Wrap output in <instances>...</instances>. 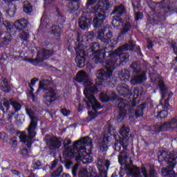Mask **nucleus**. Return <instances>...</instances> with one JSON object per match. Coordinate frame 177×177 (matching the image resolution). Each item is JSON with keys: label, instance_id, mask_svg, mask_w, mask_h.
Instances as JSON below:
<instances>
[{"label": "nucleus", "instance_id": "obj_1", "mask_svg": "<svg viewBox=\"0 0 177 177\" xmlns=\"http://www.w3.org/2000/svg\"><path fill=\"white\" fill-rule=\"evenodd\" d=\"M97 39L102 42L104 46V50H99V44L94 42L90 44L88 52H91V59L93 62L97 64L98 63H103L106 57V53L112 52L113 48V32L110 31L109 28L100 29L97 34Z\"/></svg>", "mask_w": 177, "mask_h": 177}, {"label": "nucleus", "instance_id": "obj_2", "mask_svg": "<svg viewBox=\"0 0 177 177\" xmlns=\"http://www.w3.org/2000/svg\"><path fill=\"white\" fill-rule=\"evenodd\" d=\"M64 150L62 154L65 160H73L75 157V154H78V156L76 158V160H81L82 156H86V148L85 147H78L80 145H86V146H92V139L89 136H86L84 138H82L79 141L75 142L73 145H71V140L65 139L63 142Z\"/></svg>", "mask_w": 177, "mask_h": 177}, {"label": "nucleus", "instance_id": "obj_3", "mask_svg": "<svg viewBox=\"0 0 177 177\" xmlns=\"http://www.w3.org/2000/svg\"><path fill=\"white\" fill-rule=\"evenodd\" d=\"M53 85V84L52 82L48 80H44L39 82V88L37 91V93L40 91L45 92L43 97V101L46 106H50L52 103L56 100V96H57L56 88L52 87Z\"/></svg>", "mask_w": 177, "mask_h": 177}, {"label": "nucleus", "instance_id": "obj_4", "mask_svg": "<svg viewBox=\"0 0 177 177\" xmlns=\"http://www.w3.org/2000/svg\"><path fill=\"white\" fill-rule=\"evenodd\" d=\"M130 70L133 74L131 76L130 84L131 85H138L147 81V77H146V71L142 73V67L140 66V62H134L130 65ZM142 73V74H140ZM139 74V75H138Z\"/></svg>", "mask_w": 177, "mask_h": 177}, {"label": "nucleus", "instance_id": "obj_5", "mask_svg": "<svg viewBox=\"0 0 177 177\" xmlns=\"http://www.w3.org/2000/svg\"><path fill=\"white\" fill-rule=\"evenodd\" d=\"M124 52L125 50L121 47H119L113 53H109L108 59L111 61V63L113 64L115 67V66H118V64L123 63L124 62L127 63V62L129 61V54Z\"/></svg>", "mask_w": 177, "mask_h": 177}, {"label": "nucleus", "instance_id": "obj_6", "mask_svg": "<svg viewBox=\"0 0 177 177\" xmlns=\"http://www.w3.org/2000/svg\"><path fill=\"white\" fill-rule=\"evenodd\" d=\"M114 64L111 63V61L107 59L105 65V68L100 69L97 72V82H104V81H109L113 75V71H114Z\"/></svg>", "mask_w": 177, "mask_h": 177}, {"label": "nucleus", "instance_id": "obj_7", "mask_svg": "<svg viewBox=\"0 0 177 177\" xmlns=\"http://www.w3.org/2000/svg\"><path fill=\"white\" fill-rule=\"evenodd\" d=\"M95 93V92L91 91L88 89H84V95L86 98L84 99V101L86 102L87 109H91V107H92V109L95 113H97V110H100L102 106L97 102L96 97H95V95H93Z\"/></svg>", "mask_w": 177, "mask_h": 177}, {"label": "nucleus", "instance_id": "obj_8", "mask_svg": "<svg viewBox=\"0 0 177 177\" xmlns=\"http://www.w3.org/2000/svg\"><path fill=\"white\" fill-rule=\"evenodd\" d=\"M76 81L77 82H82L84 86L86 87L84 89L90 91V92H97V88H96L93 83L88 80V75L84 71H80L77 73Z\"/></svg>", "mask_w": 177, "mask_h": 177}, {"label": "nucleus", "instance_id": "obj_9", "mask_svg": "<svg viewBox=\"0 0 177 177\" xmlns=\"http://www.w3.org/2000/svg\"><path fill=\"white\" fill-rule=\"evenodd\" d=\"M54 53L55 52L53 50L43 48L38 51L37 56L35 59L26 57L25 60H26V62H29V63H31V64H33V66H37L38 63L44 62L45 59H48V57H50V56H52Z\"/></svg>", "mask_w": 177, "mask_h": 177}, {"label": "nucleus", "instance_id": "obj_10", "mask_svg": "<svg viewBox=\"0 0 177 177\" xmlns=\"http://www.w3.org/2000/svg\"><path fill=\"white\" fill-rule=\"evenodd\" d=\"M26 111L30 118V123L27 128L28 133H35L37 125L38 124V118L34 115L35 113L32 109L26 108Z\"/></svg>", "mask_w": 177, "mask_h": 177}, {"label": "nucleus", "instance_id": "obj_11", "mask_svg": "<svg viewBox=\"0 0 177 177\" xmlns=\"http://www.w3.org/2000/svg\"><path fill=\"white\" fill-rule=\"evenodd\" d=\"M110 2H109V0H100L99 4H96L94 7L91 9L92 13H97V15H99L100 13H106V10H109L110 9Z\"/></svg>", "mask_w": 177, "mask_h": 177}, {"label": "nucleus", "instance_id": "obj_12", "mask_svg": "<svg viewBox=\"0 0 177 177\" xmlns=\"http://www.w3.org/2000/svg\"><path fill=\"white\" fill-rule=\"evenodd\" d=\"M77 56L75 58V62L77 65L80 68H84L85 67V51L84 50L77 49L76 50Z\"/></svg>", "mask_w": 177, "mask_h": 177}, {"label": "nucleus", "instance_id": "obj_13", "mask_svg": "<svg viewBox=\"0 0 177 177\" xmlns=\"http://www.w3.org/2000/svg\"><path fill=\"white\" fill-rule=\"evenodd\" d=\"M37 133H29V136H27L26 134H23L20 136V140L22 143H26V145L28 149L32 146V143L35 142V136Z\"/></svg>", "mask_w": 177, "mask_h": 177}, {"label": "nucleus", "instance_id": "obj_14", "mask_svg": "<svg viewBox=\"0 0 177 177\" xmlns=\"http://www.w3.org/2000/svg\"><path fill=\"white\" fill-rule=\"evenodd\" d=\"M104 20H106V15L104 14H96L95 15L94 19L93 20V25L94 28H99V27H102L104 24Z\"/></svg>", "mask_w": 177, "mask_h": 177}, {"label": "nucleus", "instance_id": "obj_15", "mask_svg": "<svg viewBox=\"0 0 177 177\" xmlns=\"http://www.w3.org/2000/svg\"><path fill=\"white\" fill-rule=\"evenodd\" d=\"M117 91L120 96H131L132 93L129 90V86L125 84H120L117 87Z\"/></svg>", "mask_w": 177, "mask_h": 177}, {"label": "nucleus", "instance_id": "obj_16", "mask_svg": "<svg viewBox=\"0 0 177 177\" xmlns=\"http://www.w3.org/2000/svg\"><path fill=\"white\" fill-rule=\"evenodd\" d=\"M27 26H28V21L26 20L24 18L18 19L14 23V26L18 31H23Z\"/></svg>", "mask_w": 177, "mask_h": 177}, {"label": "nucleus", "instance_id": "obj_17", "mask_svg": "<svg viewBox=\"0 0 177 177\" xmlns=\"http://www.w3.org/2000/svg\"><path fill=\"white\" fill-rule=\"evenodd\" d=\"M122 137L119 138V140H118V142L121 145L122 149L124 150H127L128 149V146H129V134H124L120 133Z\"/></svg>", "mask_w": 177, "mask_h": 177}, {"label": "nucleus", "instance_id": "obj_18", "mask_svg": "<svg viewBox=\"0 0 177 177\" xmlns=\"http://www.w3.org/2000/svg\"><path fill=\"white\" fill-rule=\"evenodd\" d=\"M0 87L2 91H3L6 93H9L10 91H12V87L10 84H9V82L8 79L6 77H1L0 80Z\"/></svg>", "mask_w": 177, "mask_h": 177}, {"label": "nucleus", "instance_id": "obj_19", "mask_svg": "<svg viewBox=\"0 0 177 177\" xmlns=\"http://www.w3.org/2000/svg\"><path fill=\"white\" fill-rule=\"evenodd\" d=\"M90 24L91 19L86 18V17L82 16L81 18H80L79 26L82 30H88Z\"/></svg>", "mask_w": 177, "mask_h": 177}, {"label": "nucleus", "instance_id": "obj_20", "mask_svg": "<svg viewBox=\"0 0 177 177\" xmlns=\"http://www.w3.org/2000/svg\"><path fill=\"white\" fill-rule=\"evenodd\" d=\"M125 12V7H124L122 5H120L115 6L111 15H116V16H114V17H121V16H122Z\"/></svg>", "mask_w": 177, "mask_h": 177}, {"label": "nucleus", "instance_id": "obj_21", "mask_svg": "<svg viewBox=\"0 0 177 177\" xmlns=\"http://www.w3.org/2000/svg\"><path fill=\"white\" fill-rule=\"evenodd\" d=\"M118 162L120 165H124V164H127L128 162V158L129 156H128V152L127 151H122L120 152L119 156H118Z\"/></svg>", "mask_w": 177, "mask_h": 177}, {"label": "nucleus", "instance_id": "obj_22", "mask_svg": "<svg viewBox=\"0 0 177 177\" xmlns=\"http://www.w3.org/2000/svg\"><path fill=\"white\" fill-rule=\"evenodd\" d=\"M61 146L62 142H60L57 138L50 139L49 140L48 149L50 150H57V149H60Z\"/></svg>", "mask_w": 177, "mask_h": 177}, {"label": "nucleus", "instance_id": "obj_23", "mask_svg": "<svg viewBox=\"0 0 177 177\" xmlns=\"http://www.w3.org/2000/svg\"><path fill=\"white\" fill-rule=\"evenodd\" d=\"M176 158H177L176 154L170 153V154H167L164 158V160L167 164H169L168 165H174V168H175V167H176Z\"/></svg>", "mask_w": 177, "mask_h": 177}, {"label": "nucleus", "instance_id": "obj_24", "mask_svg": "<svg viewBox=\"0 0 177 177\" xmlns=\"http://www.w3.org/2000/svg\"><path fill=\"white\" fill-rule=\"evenodd\" d=\"M158 85L160 88V92L162 93L161 97L162 99H165V94L167 93V86L164 83V80L161 78L157 79Z\"/></svg>", "mask_w": 177, "mask_h": 177}, {"label": "nucleus", "instance_id": "obj_25", "mask_svg": "<svg viewBox=\"0 0 177 177\" xmlns=\"http://www.w3.org/2000/svg\"><path fill=\"white\" fill-rule=\"evenodd\" d=\"M141 172L144 177H156V169H153V167H150L149 173L147 172V169L145 167H141Z\"/></svg>", "mask_w": 177, "mask_h": 177}, {"label": "nucleus", "instance_id": "obj_26", "mask_svg": "<svg viewBox=\"0 0 177 177\" xmlns=\"http://www.w3.org/2000/svg\"><path fill=\"white\" fill-rule=\"evenodd\" d=\"M169 129H172L171 126V122H165L162 125H157L155 127V132H161V131H168Z\"/></svg>", "mask_w": 177, "mask_h": 177}, {"label": "nucleus", "instance_id": "obj_27", "mask_svg": "<svg viewBox=\"0 0 177 177\" xmlns=\"http://www.w3.org/2000/svg\"><path fill=\"white\" fill-rule=\"evenodd\" d=\"M131 168L132 169H129L130 175H131L133 177H142V174L140 173V167L133 165Z\"/></svg>", "mask_w": 177, "mask_h": 177}, {"label": "nucleus", "instance_id": "obj_28", "mask_svg": "<svg viewBox=\"0 0 177 177\" xmlns=\"http://www.w3.org/2000/svg\"><path fill=\"white\" fill-rule=\"evenodd\" d=\"M129 77H131V74L129 73V71L127 69L122 70L119 73V78L121 81H128Z\"/></svg>", "mask_w": 177, "mask_h": 177}, {"label": "nucleus", "instance_id": "obj_29", "mask_svg": "<svg viewBox=\"0 0 177 177\" xmlns=\"http://www.w3.org/2000/svg\"><path fill=\"white\" fill-rule=\"evenodd\" d=\"M123 23L124 19H122L121 17H113V19L112 20V25L115 28H120L121 26H122Z\"/></svg>", "mask_w": 177, "mask_h": 177}, {"label": "nucleus", "instance_id": "obj_30", "mask_svg": "<svg viewBox=\"0 0 177 177\" xmlns=\"http://www.w3.org/2000/svg\"><path fill=\"white\" fill-rule=\"evenodd\" d=\"M10 102H12V99L8 100L6 98H3L1 100L0 108L2 110V111L5 112V108L4 107H6V111H8V110H9V107H10ZM2 106H4V107Z\"/></svg>", "mask_w": 177, "mask_h": 177}, {"label": "nucleus", "instance_id": "obj_31", "mask_svg": "<svg viewBox=\"0 0 177 177\" xmlns=\"http://www.w3.org/2000/svg\"><path fill=\"white\" fill-rule=\"evenodd\" d=\"M116 137L117 135L114 133H104L103 140H104V141L106 142V143H108L109 145H111V142H113V140H115Z\"/></svg>", "mask_w": 177, "mask_h": 177}, {"label": "nucleus", "instance_id": "obj_32", "mask_svg": "<svg viewBox=\"0 0 177 177\" xmlns=\"http://www.w3.org/2000/svg\"><path fill=\"white\" fill-rule=\"evenodd\" d=\"M146 109V104H142L139 105L135 111L136 118L143 116V111Z\"/></svg>", "mask_w": 177, "mask_h": 177}, {"label": "nucleus", "instance_id": "obj_33", "mask_svg": "<svg viewBox=\"0 0 177 177\" xmlns=\"http://www.w3.org/2000/svg\"><path fill=\"white\" fill-rule=\"evenodd\" d=\"M125 117H127V109H120L116 115V120L119 122H121L125 119Z\"/></svg>", "mask_w": 177, "mask_h": 177}, {"label": "nucleus", "instance_id": "obj_34", "mask_svg": "<svg viewBox=\"0 0 177 177\" xmlns=\"http://www.w3.org/2000/svg\"><path fill=\"white\" fill-rule=\"evenodd\" d=\"M121 147H122V145H121V144L118 142V140H115L114 145L113 146L114 151L111 154L112 157L117 156V153H120L121 151Z\"/></svg>", "mask_w": 177, "mask_h": 177}, {"label": "nucleus", "instance_id": "obj_35", "mask_svg": "<svg viewBox=\"0 0 177 177\" xmlns=\"http://www.w3.org/2000/svg\"><path fill=\"white\" fill-rule=\"evenodd\" d=\"M42 165V163H41L40 160H34L32 161V164L31 165L32 168H33V169H30V172H35V171H37V169H41V167Z\"/></svg>", "mask_w": 177, "mask_h": 177}, {"label": "nucleus", "instance_id": "obj_36", "mask_svg": "<svg viewBox=\"0 0 177 177\" xmlns=\"http://www.w3.org/2000/svg\"><path fill=\"white\" fill-rule=\"evenodd\" d=\"M132 28V24L130 22H127L124 26L122 30L120 31V35H124V34H127L128 31H131V29Z\"/></svg>", "mask_w": 177, "mask_h": 177}, {"label": "nucleus", "instance_id": "obj_37", "mask_svg": "<svg viewBox=\"0 0 177 177\" xmlns=\"http://www.w3.org/2000/svg\"><path fill=\"white\" fill-rule=\"evenodd\" d=\"M24 12L25 13H31L32 12V6L30 4V1H24Z\"/></svg>", "mask_w": 177, "mask_h": 177}, {"label": "nucleus", "instance_id": "obj_38", "mask_svg": "<svg viewBox=\"0 0 177 177\" xmlns=\"http://www.w3.org/2000/svg\"><path fill=\"white\" fill-rule=\"evenodd\" d=\"M120 48L124 50H133V48H135V43L133 41L131 40L129 41V44H126Z\"/></svg>", "mask_w": 177, "mask_h": 177}, {"label": "nucleus", "instance_id": "obj_39", "mask_svg": "<svg viewBox=\"0 0 177 177\" xmlns=\"http://www.w3.org/2000/svg\"><path fill=\"white\" fill-rule=\"evenodd\" d=\"M63 155V153H62ZM63 158H62V156H59V161L62 163L64 164L65 167L66 168V169H70V168H71V164H73V162L70 161V160H66L64 158V156H62ZM63 158L64 160H63ZM69 161V162H67Z\"/></svg>", "mask_w": 177, "mask_h": 177}, {"label": "nucleus", "instance_id": "obj_40", "mask_svg": "<svg viewBox=\"0 0 177 177\" xmlns=\"http://www.w3.org/2000/svg\"><path fill=\"white\" fill-rule=\"evenodd\" d=\"M100 150L101 151H107L109 150V143L103 139L100 142Z\"/></svg>", "mask_w": 177, "mask_h": 177}, {"label": "nucleus", "instance_id": "obj_41", "mask_svg": "<svg viewBox=\"0 0 177 177\" xmlns=\"http://www.w3.org/2000/svg\"><path fill=\"white\" fill-rule=\"evenodd\" d=\"M63 172V167L60 165L56 170L53 171L51 174V177H60Z\"/></svg>", "mask_w": 177, "mask_h": 177}, {"label": "nucleus", "instance_id": "obj_42", "mask_svg": "<svg viewBox=\"0 0 177 177\" xmlns=\"http://www.w3.org/2000/svg\"><path fill=\"white\" fill-rule=\"evenodd\" d=\"M10 104L12 106L16 112L19 111L21 109V105L20 103L15 101L14 99H12V101H10Z\"/></svg>", "mask_w": 177, "mask_h": 177}, {"label": "nucleus", "instance_id": "obj_43", "mask_svg": "<svg viewBox=\"0 0 177 177\" xmlns=\"http://www.w3.org/2000/svg\"><path fill=\"white\" fill-rule=\"evenodd\" d=\"M100 98L101 102H103L104 103L109 102L110 98L109 97L108 91L106 93H101L100 94Z\"/></svg>", "mask_w": 177, "mask_h": 177}, {"label": "nucleus", "instance_id": "obj_44", "mask_svg": "<svg viewBox=\"0 0 177 177\" xmlns=\"http://www.w3.org/2000/svg\"><path fill=\"white\" fill-rule=\"evenodd\" d=\"M118 107L119 110H126L127 101H125L124 100H119L118 102Z\"/></svg>", "mask_w": 177, "mask_h": 177}, {"label": "nucleus", "instance_id": "obj_45", "mask_svg": "<svg viewBox=\"0 0 177 177\" xmlns=\"http://www.w3.org/2000/svg\"><path fill=\"white\" fill-rule=\"evenodd\" d=\"M117 133V131L113 126L109 125L108 127H105L104 133Z\"/></svg>", "mask_w": 177, "mask_h": 177}, {"label": "nucleus", "instance_id": "obj_46", "mask_svg": "<svg viewBox=\"0 0 177 177\" xmlns=\"http://www.w3.org/2000/svg\"><path fill=\"white\" fill-rule=\"evenodd\" d=\"M98 162H101L100 165H99L100 167H106V169H109L110 168V160H103V159H99Z\"/></svg>", "mask_w": 177, "mask_h": 177}, {"label": "nucleus", "instance_id": "obj_47", "mask_svg": "<svg viewBox=\"0 0 177 177\" xmlns=\"http://www.w3.org/2000/svg\"><path fill=\"white\" fill-rule=\"evenodd\" d=\"M19 38L22 39V41H28L30 38V34L27 32L23 31L19 34Z\"/></svg>", "mask_w": 177, "mask_h": 177}, {"label": "nucleus", "instance_id": "obj_48", "mask_svg": "<svg viewBox=\"0 0 177 177\" xmlns=\"http://www.w3.org/2000/svg\"><path fill=\"white\" fill-rule=\"evenodd\" d=\"M50 30V34L59 37V27L57 26H53Z\"/></svg>", "mask_w": 177, "mask_h": 177}, {"label": "nucleus", "instance_id": "obj_49", "mask_svg": "<svg viewBox=\"0 0 177 177\" xmlns=\"http://www.w3.org/2000/svg\"><path fill=\"white\" fill-rule=\"evenodd\" d=\"M10 36H7L1 39V42L3 44V45H9V44H10Z\"/></svg>", "mask_w": 177, "mask_h": 177}, {"label": "nucleus", "instance_id": "obj_50", "mask_svg": "<svg viewBox=\"0 0 177 177\" xmlns=\"http://www.w3.org/2000/svg\"><path fill=\"white\" fill-rule=\"evenodd\" d=\"M20 154L22 156L23 158H27V157H28V149L27 148H22L20 150Z\"/></svg>", "mask_w": 177, "mask_h": 177}, {"label": "nucleus", "instance_id": "obj_51", "mask_svg": "<svg viewBox=\"0 0 177 177\" xmlns=\"http://www.w3.org/2000/svg\"><path fill=\"white\" fill-rule=\"evenodd\" d=\"M16 13V6L15 5H12L11 7L9 8L8 10V14L10 16H13Z\"/></svg>", "mask_w": 177, "mask_h": 177}, {"label": "nucleus", "instance_id": "obj_52", "mask_svg": "<svg viewBox=\"0 0 177 177\" xmlns=\"http://www.w3.org/2000/svg\"><path fill=\"white\" fill-rule=\"evenodd\" d=\"M131 129H129V127L125 126V125H123L120 130V133H129Z\"/></svg>", "mask_w": 177, "mask_h": 177}, {"label": "nucleus", "instance_id": "obj_53", "mask_svg": "<svg viewBox=\"0 0 177 177\" xmlns=\"http://www.w3.org/2000/svg\"><path fill=\"white\" fill-rule=\"evenodd\" d=\"M168 115V112L167 111H162L158 113L157 118H165Z\"/></svg>", "mask_w": 177, "mask_h": 177}, {"label": "nucleus", "instance_id": "obj_54", "mask_svg": "<svg viewBox=\"0 0 177 177\" xmlns=\"http://www.w3.org/2000/svg\"><path fill=\"white\" fill-rule=\"evenodd\" d=\"M170 125L171 127V129H177V118L171 119L170 121Z\"/></svg>", "mask_w": 177, "mask_h": 177}, {"label": "nucleus", "instance_id": "obj_55", "mask_svg": "<svg viewBox=\"0 0 177 177\" xmlns=\"http://www.w3.org/2000/svg\"><path fill=\"white\" fill-rule=\"evenodd\" d=\"M108 96L109 97V100L117 99V94H115V92L114 91H108Z\"/></svg>", "mask_w": 177, "mask_h": 177}, {"label": "nucleus", "instance_id": "obj_56", "mask_svg": "<svg viewBox=\"0 0 177 177\" xmlns=\"http://www.w3.org/2000/svg\"><path fill=\"white\" fill-rule=\"evenodd\" d=\"M57 164H59V159H55L51 162V166L50 167V169L53 171L56 167H57Z\"/></svg>", "mask_w": 177, "mask_h": 177}, {"label": "nucleus", "instance_id": "obj_57", "mask_svg": "<svg viewBox=\"0 0 177 177\" xmlns=\"http://www.w3.org/2000/svg\"><path fill=\"white\" fill-rule=\"evenodd\" d=\"M162 107L163 109L169 110V107H171V106L169 105V98L165 100V102L162 104Z\"/></svg>", "mask_w": 177, "mask_h": 177}, {"label": "nucleus", "instance_id": "obj_58", "mask_svg": "<svg viewBox=\"0 0 177 177\" xmlns=\"http://www.w3.org/2000/svg\"><path fill=\"white\" fill-rule=\"evenodd\" d=\"M133 93L136 97H139V96H142V91L139 90V88H134Z\"/></svg>", "mask_w": 177, "mask_h": 177}, {"label": "nucleus", "instance_id": "obj_59", "mask_svg": "<svg viewBox=\"0 0 177 177\" xmlns=\"http://www.w3.org/2000/svg\"><path fill=\"white\" fill-rule=\"evenodd\" d=\"M60 111L62 114H63V115H64L65 117H68V115H70V110H67V109L66 108L61 109Z\"/></svg>", "mask_w": 177, "mask_h": 177}, {"label": "nucleus", "instance_id": "obj_60", "mask_svg": "<svg viewBox=\"0 0 177 177\" xmlns=\"http://www.w3.org/2000/svg\"><path fill=\"white\" fill-rule=\"evenodd\" d=\"M133 9H139L140 8V0H137L132 3Z\"/></svg>", "mask_w": 177, "mask_h": 177}, {"label": "nucleus", "instance_id": "obj_61", "mask_svg": "<svg viewBox=\"0 0 177 177\" xmlns=\"http://www.w3.org/2000/svg\"><path fill=\"white\" fill-rule=\"evenodd\" d=\"M97 177H107V171L104 169H100V174Z\"/></svg>", "mask_w": 177, "mask_h": 177}, {"label": "nucleus", "instance_id": "obj_62", "mask_svg": "<svg viewBox=\"0 0 177 177\" xmlns=\"http://www.w3.org/2000/svg\"><path fill=\"white\" fill-rule=\"evenodd\" d=\"M77 172H78V166H75L72 169V174L73 177H78L77 176Z\"/></svg>", "mask_w": 177, "mask_h": 177}, {"label": "nucleus", "instance_id": "obj_63", "mask_svg": "<svg viewBox=\"0 0 177 177\" xmlns=\"http://www.w3.org/2000/svg\"><path fill=\"white\" fill-rule=\"evenodd\" d=\"M141 19H143V14L142 12H137L136 13L135 16V20H140Z\"/></svg>", "mask_w": 177, "mask_h": 177}, {"label": "nucleus", "instance_id": "obj_64", "mask_svg": "<svg viewBox=\"0 0 177 177\" xmlns=\"http://www.w3.org/2000/svg\"><path fill=\"white\" fill-rule=\"evenodd\" d=\"M171 48L175 53H177V44L175 41H171Z\"/></svg>", "mask_w": 177, "mask_h": 177}]
</instances>
